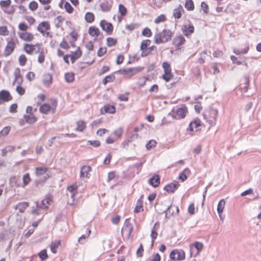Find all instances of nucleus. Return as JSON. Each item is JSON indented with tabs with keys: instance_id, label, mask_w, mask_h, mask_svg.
Here are the masks:
<instances>
[{
	"instance_id": "1",
	"label": "nucleus",
	"mask_w": 261,
	"mask_h": 261,
	"mask_svg": "<svg viewBox=\"0 0 261 261\" xmlns=\"http://www.w3.org/2000/svg\"><path fill=\"white\" fill-rule=\"evenodd\" d=\"M173 32L170 30L164 29L154 35V41L156 44L165 43L171 40Z\"/></svg>"
},
{
	"instance_id": "2",
	"label": "nucleus",
	"mask_w": 261,
	"mask_h": 261,
	"mask_svg": "<svg viewBox=\"0 0 261 261\" xmlns=\"http://www.w3.org/2000/svg\"><path fill=\"white\" fill-rule=\"evenodd\" d=\"M187 112V107L185 105H182L179 107H177L176 109L173 108L172 111L168 114V115L171 116L175 119H181L185 117Z\"/></svg>"
},
{
	"instance_id": "3",
	"label": "nucleus",
	"mask_w": 261,
	"mask_h": 261,
	"mask_svg": "<svg viewBox=\"0 0 261 261\" xmlns=\"http://www.w3.org/2000/svg\"><path fill=\"white\" fill-rule=\"evenodd\" d=\"M218 113V112L217 109L210 108L205 111L203 115L204 118L210 124L214 125L216 124Z\"/></svg>"
},
{
	"instance_id": "4",
	"label": "nucleus",
	"mask_w": 261,
	"mask_h": 261,
	"mask_svg": "<svg viewBox=\"0 0 261 261\" xmlns=\"http://www.w3.org/2000/svg\"><path fill=\"white\" fill-rule=\"evenodd\" d=\"M133 230V226L129 222V219H126L124 222V224L122 228L121 233L122 236L129 239Z\"/></svg>"
},
{
	"instance_id": "5",
	"label": "nucleus",
	"mask_w": 261,
	"mask_h": 261,
	"mask_svg": "<svg viewBox=\"0 0 261 261\" xmlns=\"http://www.w3.org/2000/svg\"><path fill=\"white\" fill-rule=\"evenodd\" d=\"M170 257L174 260H182L185 259L186 254L181 249H174L170 252Z\"/></svg>"
},
{
	"instance_id": "6",
	"label": "nucleus",
	"mask_w": 261,
	"mask_h": 261,
	"mask_svg": "<svg viewBox=\"0 0 261 261\" xmlns=\"http://www.w3.org/2000/svg\"><path fill=\"white\" fill-rule=\"evenodd\" d=\"M23 50L29 55L32 54L34 51L38 53L40 50V45L39 43L35 44L25 43L23 45Z\"/></svg>"
},
{
	"instance_id": "7",
	"label": "nucleus",
	"mask_w": 261,
	"mask_h": 261,
	"mask_svg": "<svg viewBox=\"0 0 261 261\" xmlns=\"http://www.w3.org/2000/svg\"><path fill=\"white\" fill-rule=\"evenodd\" d=\"M162 67L164 71V73L162 75L163 79L166 82L171 80L172 75L171 73V68L170 64L167 62H163L162 64Z\"/></svg>"
},
{
	"instance_id": "8",
	"label": "nucleus",
	"mask_w": 261,
	"mask_h": 261,
	"mask_svg": "<svg viewBox=\"0 0 261 261\" xmlns=\"http://www.w3.org/2000/svg\"><path fill=\"white\" fill-rule=\"evenodd\" d=\"M36 121L37 119L33 114L24 115L23 118L20 120L19 124L21 126L24 125L25 123L32 124Z\"/></svg>"
},
{
	"instance_id": "9",
	"label": "nucleus",
	"mask_w": 261,
	"mask_h": 261,
	"mask_svg": "<svg viewBox=\"0 0 261 261\" xmlns=\"http://www.w3.org/2000/svg\"><path fill=\"white\" fill-rule=\"evenodd\" d=\"M167 213L165 215L166 218H170L174 214H178L179 212V208L178 206L172 204L168 205L167 208L163 211V212Z\"/></svg>"
},
{
	"instance_id": "10",
	"label": "nucleus",
	"mask_w": 261,
	"mask_h": 261,
	"mask_svg": "<svg viewBox=\"0 0 261 261\" xmlns=\"http://www.w3.org/2000/svg\"><path fill=\"white\" fill-rule=\"evenodd\" d=\"M18 35L20 39L26 42L32 41L34 39V35L28 32H19Z\"/></svg>"
},
{
	"instance_id": "11",
	"label": "nucleus",
	"mask_w": 261,
	"mask_h": 261,
	"mask_svg": "<svg viewBox=\"0 0 261 261\" xmlns=\"http://www.w3.org/2000/svg\"><path fill=\"white\" fill-rule=\"evenodd\" d=\"M100 25L102 30L106 31L108 34H111L112 33L113 27L111 23L108 22L105 20H102L100 22Z\"/></svg>"
},
{
	"instance_id": "12",
	"label": "nucleus",
	"mask_w": 261,
	"mask_h": 261,
	"mask_svg": "<svg viewBox=\"0 0 261 261\" xmlns=\"http://www.w3.org/2000/svg\"><path fill=\"white\" fill-rule=\"evenodd\" d=\"M180 184L177 181H174L167 184L164 189L169 193H174L179 187Z\"/></svg>"
},
{
	"instance_id": "13",
	"label": "nucleus",
	"mask_w": 261,
	"mask_h": 261,
	"mask_svg": "<svg viewBox=\"0 0 261 261\" xmlns=\"http://www.w3.org/2000/svg\"><path fill=\"white\" fill-rule=\"evenodd\" d=\"M50 29V25L47 21H43L40 23L37 27V30L43 36L45 35V31Z\"/></svg>"
},
{
	"instance_id": "14",
	"label": "nucleus",
	"mask_w": 261,
	"mask_h": 261,
	"mask_svg": "<svg viewBox=\"0 0 261 261\" xmlns=\"http://www.w3.org/2000/svg\"><path fill=\"white\" fill-rule=\"evenodd\" d=\"M15 43L12 40L9 41L5 47L4 54L6 56H9L14 50Z\"/></svg>"
},
{
	"instance_id": "15",
	"label": "nucleus",
	"mask_w": 261,
	"mask_h": 261,
	"mask_svg": "<svg viewBox=\"0 0 261 261\" xmlns=\"http://www.w3.org/2000/svg\"><path fill=\"white\" fill-rule=\"evenodd\" d=\"M160 227V223L158 222H156L152 229L151 232L150 234V237L151 238V246L153 245L154 241L156 239L157 236H158V232L157 230Z\"/></svg>"
},
{
	"instance_id": "16",
	"label": "nucleus",
	"mask_w": 261,
	"mask_h": 261,
	"mask_svg": "<svg viewBox=\"0 0 261 261\" xmlns=\"http://www.w3.org/2000/svg\"><path fill=\"white\" fill-rule=\"evenodd\" d=\"M101 113L105 114V113L114 114L115 113L116 108L115 107L110 104L105 105L101 109Z\"/></svg>"
},
{
	"instance_id": "17",
	"label": "nucleus",
	"mask_w": 261,
	"mask_h": 261,
	"mask_svg": "<svg viewBox=\"0 0 261 261\" xmlns=\"http://www.w3.org/2000/svg\"><path fill=\"white\" fill-rule=\"evenodd\" d=\"M12 99L10 93L8 91L2 90L0 92V104L5 101H8Z\"/></svg>"
},
{
	"instance_id": "18",
	"label": "nucleus",
	"mask_w": 261,
	"mask_h": 261,
	"mask_svg": "<svg viewBox=\"0 0 261 261\" xmlns=\"http://www.w3.org/2000/svg\"><path fill=\"white\" fill-rule=\"evenodd\" d=\"M203 244L200 242H195L194 243L191 244L190 245L191 256L192 255V250L194 248H195L197 250L196 255H197L203 249Z\"/></svg>"
},
{
	"instance_id": "19",
	"label": "nucleus",
	"mask_w": 261,
	"mask_h": 261,
	"mask_svg": "<svg viewBox=\"0 0 261 261\" xmlns=\"http://www.w3.org/2000/svg\"><path fill=\"white\" fill-rule=\"evenodd\" d=\"M200 120L199 119H195L190 122L188 129L193 132L195 129L196 132L199 129V127L200 126Z\"/></svg>"
},
{
	"instance_id": "20",
	"label": "nucleus",
	"mask_w": 261,
	"mask_h": 261,
	"mask_svg": "<svg viewBox=\"0 0 261 261\" xmlns=\"http://www.w3.org/2000/svg\"><path fill=\"white\" fill-rule=\"evenodd\" d=\"M142 70L141 67L128 68L125 69L120 70L119 72L121 73H131L132 75L135 74Z\"/></svg>"
},
{
	"instance_id": "21",
	"label": "nucleus",
	"mask_w": 261,
	"mask_h": 261,
	"mask_svg": "<svg viewBox=\"0 0 261 261\" xmlns=\"http://www.w3.org/2000/svg\"><path fill=\"white\" fill-rule=\"evenodd\" d=\"M148 183L153 187H158L160 184V177L158 175H154L149 179Z\"/></svg>"
},
{
	"instance_id": "22",
	"label": "nucleus",
	"mask_w": 261,
	"mask_h": 261,
	"mask_svg": "<svg viewBox=\"0 0 261 261\" xmlns=\"http://www.w3.org/2000/svg\"><path fill=\"white\" fill-rule=\"evenodd\" d=\"M186 42L185 38L182 36H178L174 38L173 40V44L176 47H179L183 45Z\"/></svg>"
},
{
	"instance_id": "23",
	"label": "nucleus",
	"mask_w": 261,
	"mask_h": 261,
	"mask_svg": "<svg viewBox=\"0 0 261 261\" xmlns=\"http://www.w3.org/2000/svg\"><path fill=\"white\" fill-rule=\"evenodd\" d=\"M91 170V168L90 166H83L81 168L80 177H88L89 172Z\"/></svg>"
},
{
	"instance_id": "24",
	"label": "nucleus",
	"mask_w": 261,
	"mask_h": 261,
	"mask_svg": "<svg viewBox=\"0 0 261 261\" xmlns=\"http://www.w3.org/2000/svg\"><path fill=\"white\" fill-rule=\"evenodd\" d=\"M89 34L93 37H98L100 35L99 30L95 27H90L88 30Z\"/></svg>"
},
{
	"instance_id": "25",
	"label": "nucleus",
	"mask_w": 261,
	"mask_h": 261,
	"mask_svg": "<svg viewBox=\"0 0 261 261\" xmlns=\"http://www.w3.org/2000/svg\"><path fill=\"white\" fill-rule=\"evenodd\" d=\"M28 206V203L22 202L18 203L15 206V209L18 210L20 213H23Z\"/></svg>"
},
{
	"instance_id": "26",
	"label": "nucleus",
	"mask_w": 261,
	"mask_h": 261,
	"mask_svg": "<svg viewBox=\"0 0 261 261\" xmlns=\"http://www.w3.org/2000/svg\"><path fill=\"white\" fill-rule=\"evenodd\" d=\"M49 201H50V199L47 198L42 200L40 204H39L38 202H36V206L37 208H41L45 209L48 207L47 205L49 204Z\"/></svg>"
},
{
	"instance_id": "27",
	"label": "nucleus",
	"mask_w": 261,
	"mask_h": 261,
	"mask_svg": "<svg viewBox=\"0 0 261 261\" xmlns=\"http://www.w3.org/2000/svg\"><path fill=\"white\" fill-rule=\"evenodd\" d=\"M76 127L75 130L77 132H82L86 127V124L85 121L83 120H79L76 122Z\"/></svg>"
},
{
	"instance_id": "28",
	"label": "nucleus",
	"mask_w": 261,
	"mask_h": 261,
	"mask_svg": "<svg viewBox=\"0 0 261 261\" xmlns=\"http://www.w3.org/2000/svg\"><path fill=\"white\" fill-rule=\"evenodd\" d=\"M99 6L101 11L103 12L109 11L112 7L111 5L109 4V2L107 1L102 3L101 4H100Z\"/></svg>"
},
{
	"instance_id": "29",
	"label": "nucleus",
	"mask_w": 261,
	"mask_h": 261,
	"mask_svg": "<svg viewBox=\"0 0 261 261\" xmlns=\"http://www.w3.org/2000/svg\"><path fill=\"white\" fill-rule=\"evenodd\" d=\"M183 32L186 36H188L194 32V27L192 25H186L182 29Z\"/></svg>"
},
{
	"instance_id": "30",
	"label": "nucleus",
	"mask_w": 261,
	"mask_h": 261,
	"mask_svg": "<svg viewBox=\"0 0 261 261\" xmlns=\"http://www.w3.org/2000/svg\"><path fill=\"white\" fill-rule=\"evenodd\" d=\"M82 55V52L80 49H77L74 53H72L70 57L72 63H73L76 59L79 58Z\"/></svg>"
},
{
	"instance_id": "31",
	"label": "nucleus",
	"mask_w": 261,
	"mask_h": 261,
	"mask_svg": "<svg viewBox=\"0 0 261 261\" xmlns=\"http://www.w3.org/2000/svg\"><path fill=\"white\" fill-rule=\"evenodd\" d=\"M190 173V170L187 168H186L179 176V179H180L182 181H184L185 180L187 179V175L189 174Z\"/></svg>"
},
{
	"instance_id": "32",
	"label": "nucleus",
	"mask_w": 261,
	"mask_h": 261,
	"mask_svg": "<svg viewBox=\"0 0 261 261\" xmlns=\"http://www.w3.org/2000/svg\"><path fill=\"white\" fill-rule=\"evenodd\" d=\"M225 204V201L224 199H221L218 203L217 205V212L221 217V214L223 211Z\"/></svg>"
},
{
	"instance_id": "33",
	"label": "nucleus",
	"mask_w": 261,
	"mask_h": 261,
	"mask_svg": "<svg viewBox=\"0 0 261 261\" xmlns=\"http://www.w3.org/2000/svg\"><path fill=\"white\" fill-rule=\"evenodd\" d=\"M22 181L23 182L22 185H19L18 186L24 187L29 184V182L31 181V178L30 177V174L29 173H25V174L23 175L22 177Z\"/></svg>"
},
{
	"instance_id": "34",
	"label": "nucleus",
	"mask_w": 261,
	"mask_h": 261,
	"mask_svg": "<svg viewBox=\"0 0 261 261\" xmlns=\"http://www.w3.org/2000/svg\"><path fill=\"white\" fill-rule=\"evenodd\" d=\"M184 11L181 6H179L176 9H175L173 11V16L175 18H179L181 16V12Z\"/></svg>"
},
{
	"instance_id": "35",
	"label": "nucleus",
	"mask_w": 261,
	"mask_h": 261,
	"mask_svg": "<svg viewBox=\"0 0 261 261\" xmlns=\"http://www.w3.org/2000/svg\"><path fill=\"white\" fill-rule=\"evenodd\" d=\"M61 242L60 241H55L51 242L50 247L51 251L53 253H56L57 252V248H58Z\"/></svg>"
},
{
	"instance_id": "36",
	"label": "nucleus",
	"mask_w": 261,
	"mask_h": 261,
	"mask_svg": "<svg viewBox=\"0 0 261 261\" xmlns=\"http://www.w3.org/2000/svg\"><path fill=\"white\" fill-rule=\"evenodd\" d=\"M95 16L91 12H87L85 16V20L88 23H92L94 21Z\"/></svg>"
},
{
	"instance_id": "37",
	"label": "nucleus",
	"mask_w": 261,
	"mask_h": 261,
	"mask_svg": "<svg viewBox=\"0 0 261 261\" xmlns=\"http://www.w3.org/2000/svg\"><path fill=\"white\" fill-rule=\"evenodd\" d=\"M50 109V106L47 103H44L41 105L39 108V110L41 113L46 114L49 111Z\"/></svg>"
},
{
	"instance_id": "38",
	"label": "nucleus",
	"mask_w": 261,
	"mask_h": 261,
	"mask_svg": "<svg viewBox=\"0 0 261 261\" xmlns=\"http://www.w3.org/2000/svg\"><path fill=\"white\" fill-rule=\"evenodd\" d=\"M91 233V230L90 229L87 230L86 234H83L81 237L79 238L78 240V242L80 244H84L85 242V240L87 238L89 237L90 234Z\"/></svg>"
},
{
	"instance_id": "39",
	"label": "nucleus",
	"mask_w": 261,
	"mask_h": 261,
	"mask_svg": "<svg viewBox=\"0 0 261 261\" xmlns=\"http://www.w3.org/2000/svg\"><path fill=\"white\" fill-rule=\"evenodd\" d=\"M14 75H15V82H22V77L20 74V69L18 68H17L15 69L14 71Z\"/></svg>"
},
{
	"instance_id": "40",
	"label": "nucleus",
	"mask_w": 261,
	"mask_h": 261,
	"mask_svg": "<svg viewBox=\"0 0 261 261\" xmlns=\"http://www.w3.org/2000/svg\"><path fill=\"white\" fill-rule=\"evenodd\" d=\"M47 168L43 167H37L36 174L37 176L42 175L47 171Z\"/></svg>"
},
{
	"instance_id": "41",
	"label": "nucleus",
	"mask_w": 261,
	"mask_h": 261,
	"mask_svg": "<svg viewBox=\"0 0 261 261\" xmlns=\"http://www.w3.org/2000/svg\"><path fill=\"white\" fill-rule=\"evenodd\" d=\"M185 8L188 10H193L194 8V5L192 0H187L185 3Z\"/></svg>"
},
{
	"instance_id": "42",
	"label": "nucleus",
	"mask_w": 261,
	"mask_h": 261,
	"mask_svg": "<svg viewBox=\"0 0 261 261\" xmlns=\"http://www.w3.org/2000/svg\"><path fill=\"white\" fill-rule=\"evenodd\" d=\"M150 40L148 39L142 41L140 47L141 50L147 49L148 48V46L150 45Z\"/></svg>"
},
{
	"instance_id": "43",
	"label": "nucleus",
	"mask_w": 261,
	"mask_h": 261,
	"mask_svg": "<svg viewBox=\"0 0 261 261\" xmlns=\"http://www.w3.org/2000/svg\"><path fill=\"white\" fill-rule=\"evenodd\" d=\"M66 82H73L74 80V74L72 72L67 73L65 74Z\"/></svg>"
},
{
	"instance_id": "44",
	"label": "nucleus",
	"mask_w": 261,
	"mask_h": 261,
	"mask_svg": "<svg viewBox=\"0 0 261 261\" xmlns=\"http://www.w3.org/2000/svg\"><path fill=\"white\" fill-rule=\"evenodd\" d=\"M116 42V40L111 37H108L107 39V44L109 47L114 46Z\"/></svg>"
},
{
	"instance_id": "45",
	"label": "nucleus",
	"mask_w": 261,
	"mask_h": 261,
	"mask_svg": "<svg viewBox=\"0 0 261 261\" xmlns=\"http://www.w3.org/2000/svg\"><path fill=\"white\" fill-rule=\"evenodd\" d=\"M119 12L121 14V16H125L127 13L126 8L122 4L119 5Z\"/></svg>"
},
{
	"instance_id": "46",
	"label": "nucleus",
	"mask_w": 261,
	"mask_h": 261,
	"mask_svg": "<svg viewBox=\"0 0 261 261\" xmlns=\"http://www.w3.org/2000/svg\"><path fill=\"white\" fill-rule=\"evenodd\" d=\"M87 144L93 146L94 147H98L100 145V142L98 140H88Z\"/></svg>"
},
{
	"instance_id": "47",
	"label": "nucleus",
	"mask_w": 261,
	"mask_h": 261,
	"mask_svg": "<svg viewBox=\"0 0 261 261\" xmlns=\"http://www.w3.org/2000/svg\"><path fill=\"white\" fill-rule=\"evenodd\" d=\"M64 8L67 12L71 13L73 11V7L68 2H66L64 4Z\"/></svg>"
},
{
	"instance_id": "48",
	"label": "nucleus",
	"mask_w": 261,
	"mask_h": 261,
	"mask_svg": "<svg viewBox=\"0 0 261 261\" xmlns=\"http://www.w3.org/2000/svg\"><path fill=\"white\" fill-rule=\"evenodd\" d=\"M19 63L20 65L23 66L27 62V58L24 55H21L19 57Z\"/></svg>"
},
{
	"instance_id": "49",
	"label": "nucleus",
	"mask_w": 261,
	"mask_h": 261,
	"mask_svg": "<svg viewBox=\"0 0 261 261\" xmlns=\"http://www.w3.org/2000/svg\"><path fill=\"white\" fill-rule=\"evenodd\" d=\"M9 31L7 28L5 26L0 27V34L3 36H7L8 35Z\"/></svg>"
},
{
	"instance_id": "50",
	"label": "nucleus",
	"mask_w": 261,
	"mask_h": 261,
	"mask_svg": "<svg viewBox=\"0 0 261 261\" xmlns=\"http://www.w3.org/2000/svg\"><path fill=\"white\" fill-rule=\"evenodd\" d=\"M38 255L42 260H44L47 257V254L46 250L41 251Z\"/></svg>"
},
{
	"instance_id": "51",
	"label": "nucleus",
	"mask_w": 261,
	"mask_h": 261,
	"mask_svg": "<svg viewBox=\"0 0 261 261\" xmlns=\"http://www.w3.org/2000/svg\"><path fill=\"white\" fill-rule=\"evenodd\" d=\"M156 144L155 141L153 140H150L146 145V147L147 149H150L153 147H154Z\"/></svg>"
},
{
	"instance_id": "52",
	"label": "nucleus",
	"mask_w": 261,
	"mask_h": 261,
	"mask_svg": "<svg viewBox=\"0 0 261 261\" xmlns=\"http://www.w3.org/2000/svg\"><path fill=\"white\" fill-rule=\"evenodd\" d=\"M115 80L114 74H111L108 76H106L102 82H113Z\"/></svg>"
},
{
	"instance_id": "53",
	"label": "nucleus",
	"mask_w": 261,
	"mask_h": 261,
	"mask_svg": "<svg viewBox=\"0 0 261 261\" xmlns=\"http://www.w3.org/2000/svg\"><path fill=\"white\" fill-rule=\"evenodd\" d=\"M11 127L10 126H6L0 132V134L2 136H6L8 134L10 130Z\"/></svg>"
},
{
	"instance_id": "54",
	"label": "nucleus",
	"mask_w": 261,
	"mask_h": 261,
	"mask_svg": "<svg viewBox=\"0 0 261 261\" xmlns=\"http://www.w3.org/2000/svg\"><path fill=\"white\" fill-rule=\"evenodd\" d=\"M16 90L17 92L21 95H23L25 93L24 88H23L22 87H21L20 86V84H19L16 86Z\"/></svg>"
},
{
	"instance_id": "55",
	"label": "nucleus",
	"mask_w": 261,
	"mask_h": 261,
	"mask_svg": "<svg viewBox=\"0 0 261 261\" xmlns=\"http://www.w3.org/2000/svg\"><path fill=\"white\" fill-rule=\"evenodd\" d=\"M166 17L164 15L161 14L160 16H159L155 20L154 22L155 23H158L161 22H163L165 20Z\"/></svg>"
},
{
	"instance_id": "56",
	"label": "nucleus",
	"mask_w": 261,
	"mask_h": 261,
	"mask_svg": "<svg viewBox=\"0 0 261 261\" xmlns=\"http://www.w3.org/2000/svg\"><path fill=\"white\" fill-rule=\"evenodd\" d=\"M249 50V47L247 46L246 48H244V49L242 50H240L238 49H234L233 52L236 55H241L242 54H246Z\"/></svg>"
},
{
	"instance_id": "57",
	"label": "nucleus",
	"mask_w": 261,
	"mask_h": 261,
	"mask_svg": "<svg viewBox=\"0 0 261 261\" xmlns=\"http://www.w3.org/2000/svg\"><path fill=\"white\" fill-rule=\"evenodd\" d=\"M29 7L30 10L35 11L38 8V4L36 2H32L30 3Z\"/></svg>"
},
{
	"instance_id": "58",
	"label": "nucleus",
	"mask_w": 261,
	"mask_h": 261,
	"mask_svg": "<svg viewBox=\"0 0 261 261\" xmlns=\"http://www.w3.org/2000/svg\"><path fill=\"white\" fill-rule=\"evenodd\" d=\"M39 56L38 58V61L40 63H42L44 61L45 59V56L43 51H40L39 52Z\"/></svg>"
},
{
	"instance_id": "59",
	"label": "nucleus",
	"mask_w": 261,
	"mask_h": 261,
	"mask_svg": "<svg viewBox=\"0 0 261 261\" xmlns=\"http://www.w3.org/2000/svg\"><path fill=\"white\" fill-rule=\"evenodd\" d=\"M144 251V249L143 247L142 244H140L139 248L137 251V255L138 257H141L143 255V252Z\"/></svg>"
},
{
	"instance_id": "60",
	"label": "nucleus",
	"mask_w": 261,
	"mask_h": 261,
	"mask_svg": "<svg viewBox=\"0 0 261 261\" xmlns=\"http://www.w3.org/2000/svg\"><path fill=\"white\" fill-rule=\"evenodd\" d=\"M151 34L150 30L147 28H145L142 31V35L148 37L151 36Z\"/></svg>"
},
{
	"instance_id": "61",
	"label": "nucleus",
	"mask_w": 261,
	"mask_h": 261,
	"mask_svg": "<svg viewBox=\"0 0 261 261\" xmlns=\"http://www.w3.org/2000/svg\"><path fill=\"white\" fill-rule=\"evenodd\" d=\"M28 26L24 23H20L18 24V28L21 32H25L28 29Z\"/></svg>"
},
{
	"instance_id": "62",
	"label": "nucleus",
	"mask_w": 261,
	"mask_h": 261,
	"mask_svg": "<svg viewBox=\"0 0 261 261\" xmlns=\"http://www.w3.org/2000/svg\"><path fill=\"white\" fill-rule=\"evenodd\" d=\"M123 133V130L121 128H119L115 130L113 132V134L115 136L117 137V138H120Z\"/></svg>"
},
{
	"instance_id": "63",
	"label": "nucleus",
	"mask_w": 261,
	"mask_h": 261,
	"mask_svg": "<svg viewBox=\"0 0 261 261\" xmlns=\"http://www.w3.org/2000/svg\"><path fill=\"white\" fill-rule=\"evenodd\" d=\"M11 4L10 0L2 1L0 2V6L3 7H7Z\"/></svg>"
},
{
	"instance_id": "64",
	"label": "nucleus",
	"mask_w": 261,
	"mask_h": 261,
	"mask_svg": "<svg viewBox=\"0 0 261 261\" xmlns=\"http://www.w3.org/2000/svg\"><path fill=\"white\" fill-rule=\"evenodd\" d=\"M62 21V18L61 16H58L55 19L56 26L57 28H59L61 24Z\"/></svg>"
}]
</instances>
